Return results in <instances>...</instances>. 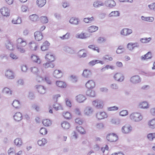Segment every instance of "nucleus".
Wrapping results in <instances>:
<instances>
[{
	"mask_svg": "<svg viewBox=\"0 0 155 155\" xmlns=\"http://www.w3.org/2000/svg\"><path fill=\"white\" fill-rule=\"evenodd\" d=\"M130 118L133 121L138 122L142 120L143 117L140 113H134L130 115Z\"/></svg>",
	"mask_w": 155,
	"mask_h": 155,
	"instance_id": "obj_1",
	"label": "nucleus"
},
{
	"mask_svg": "<svg viewBox=\"0 0 155 155\" xmlns=\"http://www.w3.org/2000/svg\"><path fill=\"white\" fill-rule=\"evenodd\" d=\"M60 96L59 94H57L54 97L53 99L54 101L57 102V99L58 97H60ZM53 108L56 110H58L59 109L63 110L62 107L60 104H58L57 102L54 103L53 105Z\"/></svg>",
	"mask_w": 155,
	"mask_h": 155,
	"instance_id": "obj_2",
	"label": "nucleus"
},
{
	"mask_svg": "<svg viewBox=\"0 0 155 155\" xmlns=\"http://www.w3.org/2000/svg\"><path fill=\"white\" fill-rule=\"evenodd\" d=\"M107 140L110 142H115L118 139L117 135L114 133L110 134L106 137Z\"/></svg>",
	"mask_w": 155,
	"mask_h": 155,
	"instance_id": "obj_3",
	"label": "nucleus"
},
{
	"mask_svg": "<svg viewBox=\"0 0 155 155\" xmlns=\"http://www.w3.org/2000/svg\"><path fill=\"white\" fill-rule=\"evenodd\" d=\"M130 81L132 84H137L141 81V79L139 75H134L130 78Z\"/></svg>",
	"mask_w": 155,
	"mask_h": 155,
	"instance_id": "obj_4",
	"label": "nucleus"
},
{
	"mask_svg": "<svg viewBox=\"0 0 155 155\" xmlns=\"http://www.w3.org/2000/svg\"><path fill=\"white\" fill-rule=\"evenodd\" d=\"M92 104L96 108L101 109L103 106V102L101 100H97L93 101Z\"/></svg>",
	"mask_w": 155,
	"mask_h": 155,
	"instance_id": "obj_5",
	"label": "nucleus"
},
{
	"mask_svg": "<svg viewBox=\"0 0 155 155\" xmlns=\"http://www.w3.org/2000/svg\"><path fill=\"white\" fill-rule=\"evenodd\" d=\"M132 127L129 124H126L123 126L121 129L122 131L124 134H128L132 130Z\"/></svg>",
	"mask_w": 155,
	"mask_h": 155,
	"instance_id": "obj_6",
	"label": "nucleus"
},
{
	"mask_svg": "<svg viewBox=\"0 0 155 155\" xmlns=\"http://www.w3.org/2000/svg\"><path fill=\"white\" fill-rule=\"evenodd\" d=\"M132 32V30L130 29L124 28L120 31V34L122 35L127 36L131 34Z\"/></svg>",
	"mask_w": 155,
	"mask_h": 155,
	"instance_id": "obj_7",
	"label": "nucleus"
},
{
	"mask_svg": "<svg viewBox=\"0 0 155 155\" xmlns=\"http://www.w3.org/2000/svg\"><path fill=\"white\" fill-rule=\"evenodd\" d=\"M105 5L110 8H113L116 5L115 2L113 0H107L105 1Z\"/></svg>",
	"mask_w": 155,
	"mask_h": 155,
	"instance_id": "obj_8",
	"label": "nucleus"
},
{
	"mask_svg": "<svg viewBox=\"0 0 155 155\" xmlns=\"http://www.w3.org/2000/svg\"><path fill=\"white\" fill-rule=\"evenodd\" d=\"M16 46H22L25 47L27 45V43L26 41L22 38H19L17 40Z\"/></svg>",
	"mask_w": 155,
	"mask_h": 155,
	"instance_id": "obj_9",
	"label": "nucleus"
},
{
	"mask_svg": "<svg viewBox=\"0 0 155 155\" xmlns=\"http://www.w3.org/2000/svg\"><path fill=\"white\" fill-rule=\"evenodd\" d=\"M96 116L98 119L102 120L107 117V116L104 112H99L96 114Z\"/></svg>",
	"mask_w": 155,
	"mask_h": 155,
	"instance_id": "obj_10",
	"label": "nucleus"
},
{
	"mask_svg": "<svg viewBox=\"0 0 155 155\" xmlns=\"http://www.w3.org/2000/svg\"><path fill=\"white\" fill-rule=\"evenodd\" d=\"M45 58L47 61L52 62L55 60L54 56L51 53L47 54L45 56Z\"/></svg>",
	"mask_w": 155,
	"mask_h": 155,
	"instance_id": "obj_11",
	"label": "nucleus"
},
{
	"mask_svg": "<svg viewBox=\"0 0 155 155\" xmlns=\"http://www.w3.org/2000/svg\"><path fill=\"white\" fill-rule=\"evenodd\" d=\"M0 12L4 16H9L10 15L9 10L7 8L5 7L0 9Z\"/></svg>",
	"mask_w": 155,
	"mask_h": 155,
	"instance_id": "obj_12",
	"label": "nucleus"
},
{
	"mask_svg": "<svg viewBox=\"0 0 155 155\" xmlns=\"http://www.w3.org/2000/svg\"><path fill=\"white\" fill-rule=\"evenodd\" d=\"M138 106L140 108L143 109H147L149 107L148 103L146 101L140 102Z\"/></svg>",
	"mask_w": 155,
	"mask_h": 155,
	"instance_id": "obj_13",
	"label": "nucleus"
},
{
	"mask_svg": "<svg viewBox=\"0 0 155 155\" xmlns=\"http://www.w3.org/2000/svg\"><path fill=\"white\" fill-rule=\"evenodd\" d=\"M114 78L116 80L119 82H122L124 80V76L120 73H116L114 76Z\"/></svg>",
	"mask_w": 155,
	"mask_h": 155,
	"instance_id": "obj_14",
	"label": "nucleus"
},
{
	"mask_svg": "<svg viewBox=\"0 0 155 155\" xmlns=\"http://www.w3.org/2000/svg\"><path fill=\"white\" fill-rule=\"evenodd\" d=\"M34 36L35 40L38 41H41L43 38L42 33L39 31H36L34 33Z\"/></svg>",
	"mask_w": 155,
	"mask_h": 155,
	"instance_id": "obj_15",
	"label": "nucleus"
},
{
	"mask_svg": "<svg viewBox=\"0 0 155 155\" xmlns=\"http://www.w3.org/2000/svg\"><path fill=\"white\" fill-rule=\"evenodd\" d=\"M89 37L87 33L81 32L80 34H77L75 35V37L77 38L81 39H85Z\"/></svg>",
	"mask_w": 155,
	"mask_h": 155,
	"instance_id": "obj_16",
	"label": "nucleus"
},
{
	"mask_svg": "<svg viewBox=\"0 0 155 155\" xmlns=\"http://www.w3.org/2000/svg\"><path fill=\"white\" fill-rule=\"evenodd\" d=\"M93 109L91 107H87L84 111L85 114L87 116H90L93 113Z\"/></svg>",
	"mask_w": 155,
	"mask_h": 155,
	"instance_id": "obj_17",
	"label": "nucleus"
},
{
	"mask_svg": "<svg viewBox=\"0 0 155 155\" xmlns=\"http://www.w3.org/2000/svg\"><path fill=\"white\" fill-rule=\"evenodd\" d=\"M14 120L17 121H19L21 120L22 118V117L21 113L17 112L15 113L13 116Z\"/></svg>",
	"mask_w": 155,
	"mask_h": 155,
	"instance_id": "obj_18",
	"label": "nucleus"
},
{
	"mask_svg": "<svg viewBox=\"0 0 155 155\" xmlns=\"http://www.w3.org/2000/svg\"><path fill=\"white\" fill-rule=\"evenodd\" d=\"M5 76L9 79H13L15 78L13 72L11 70H7L5 72Z\"/></svg>",
	"mask_w": 155,
	"mask_h": 155,
	"instance_id": "obj_19",
	"label": "nucleus"
},
{
	"mask_svg": "<svg viewBox=\"0 0 155 155\" xmlns=\"http://www.w3.org/2000/svg\"><path fill=\"white\" fill-rule=\"evenodd\" d=\"M85 49H82L80 50L78 53V56L80 58H84L87 56V53L85 52Z\"/></svg>",
	"mask_w": 155,
	"mask_h": 155,
	"instance_id": "obj_20",
	"label": "nucleus"
},
{
	"mask_svg": "<svg viewBox=\"0 0 155 155\" xmlns=\"http://www.w3.org/2000/svg\"><path fill=\"white\" fill-rule=\"evenodd\" d=\"M82 75L85 78H88L91 75V72L90 70L85 69L84 70Z\"/></svg>",
	"mask_w": 155,
	"mask_h": 155,
	"instance_id": "obj_21",
	"label": "nucleus"
},
{
	"mask_svg": "<svg viewBox=\"0 0 155 155\" xmlns=\"http://www.w3.org/2000/svg\"><path fill=\"white\" fill-rule=\"evenodd\" d=\"M86 87L88 89L93 88L95 86L94 82L92 80L88 81L85 84Z\"/></svg>",
	"mask_w": 155,
	"mask_h": 155,
	"instance_id": "obj_22",
	"label": "nucleus"
},
{
	"mask_svg": "<svg viewBox=\"0 0 155 155\" xmlns=\"http://www.w3.org/2000/svg\"><path fill=\"white\" fill-rule=\"evenodd\" d=\"M76 98L77 101L79 103L83 102L86 99L85 96L81 94L77 95Z\"/></svg>",
	"mask_w": 155,
	"mask_h": 155,
	"instance_id": "obj_23",
	"label": "nucleus"
},
{
	"mask_svg": "<svg viewBox=\"0 0 155 155\" xmlns=\"http://www.w3.org/2000/svg\"><path fill=\"white\" fill-rule=\"evenodd\" d=\"M53 74L54 76L57 78H61L62 75V72L59 70H55Z\"/></svg>",
	"mask_w": 155,
	"mask_h": 155,
	"instance_id": "obj_24",
	"label": "nucleus"
},
{
	"mask_svg": "<svg viewBox=\"0 0 155 155\" xmlns=\"http://www.w3.org/2000/svg\"><path fill=\"white\" fill-rule=\"evenodd\" d=\"M137 43H129L127 45V48L130 51H132L135 47H139V45L134 46L135 45H137Z\"/></svg>",
	"mask_w": 155,
	"mask_h": 155,
	"instance_id": "obj_25",
	"label": "nucleus"
},
{
	"mask_svg": "<svg viewBox=\"0 0 155 155\" xmlns=\"http://www.w3.org/2000/svg\"><path fill=\"white\" fill-rule=\"evenodd\" d=\"M50 44L47 41L44 42L41 47V49L42 51H45L47 50L49 48Z\"/></svg>",
	"mask_w": 155,
	"mask_h": 155,
	"instance_id": "obj_26",
	"label": "nucleus"
},
{
	"mask_svg": "<svg viewBox=\"0 0 155 155\" xmlns=\"http://www.w3.org/2000/svg\"><path fill=\"white\" fill-rule=\"evenodd\" d=\"M5 47L7 49L10 50L13 49V47L12 43L9 40H7L5 43Z\"/></svg>",
	"mask_w": 155,
	"mask_h": 155,
	"instance_id": "obj_27",
	"label": "nucleus"
},
{
	"mask_svg": "<svg viewBox=\"0 0 155 155\" xmlns=\"http://www.w3.org/2000/svg\"><path fill=\"white\" fill-rule=\"evenodd\" d=\"M36 88L38 92L41 94H44L45 92V87L41 85L36 86Z\"/></svg>",
	"mask_w": 155,
	"mask_h": 155,
	"instance_id": "obj_28",
	"label": "nucleus"
},
{
	"mask_svg": "<svg viewBox=\"0 0 155 155\" xmlns=\"http://www.w3.org/2000/svg\"><path fill=\"white\" fill-rule=\"evenodd\" d=\"M69 22L73 25H78L79 22V19L76 18H71Z\"/></svg>",
	"mask_w": 155,
	"mask_h": 155,
	"instance_id": "obj_29",
	"label": "nucleus"
},
{
	"mask_svg": "<svg viewBox=\"0 0 155 155\" xmlns=\"http://www.w3.org/2000/svg\"><path fill=\"white\" fill-rule=\"evenodd\" d=\"M63 50L66 52L70 53L73 54L75 52L74 50L71 48L66 46L64 48Z\"/></svg>",
	"mask_w": 155,
	"mask_h": 155,
	"instance_id": "obj_30",
	"label": "nucleus"
},
{
	"mask_svg": "<svg viewBox=\"0 0 155 155\" xmlns=\"http://www.w3.org/2000/svg\"><path fill=\"white\" fill-rule=\"evenodd\" d=\"M104 4L103 2L98 1H96L94 2L93 5L94 7L97 8L101 6H103Z\"/></svg>",
	"mask_w": 155,
	"mask_h": 155,
	"instance_id": "obj_31",
	"label": "nucleus"
},
{
	"mask_svg": "<svg viewBox=\"0 0 155 155\" xmlns=\"http://www.w3.org/2000/svg\"><path fill=\"white\" fill-rule=\"evenodd\" d=\"M36 3L38 6L39 7H43L46 4V0H37Z\"/></svg>",
	"mask_w": 155,
	"mask_h": 155,
	"instance_id": "obj_32",
	"label": "nucleus"
},
{
	"mask_svg": "<svg viewBox=\"0 0 155 155\" xmlns=\"http://www.w3.org/2000/svg\"><path fill=\"white\" fill-rule=\"evenodd\" d=\"M43 66L45 68H48L49 67L53 68L54 67V64L52 63L51 62H48L44 64Z\"/></svg>",
	"mask_w": 155,
	"mask_h": 155,
	"instance_id": "obj_33",
	"label": "nucleus"
},
{
	"mask_svg": "<svg viewBox=\"0 0 155 155\" xmlns=\"http://www.w3.org/2000/svg\"><path fill=\"white\" fill-rule=\"evenodd\" d=\"M120 13L119 11H114L112 12L109 14V17H117L119 16Z\"/></svg>",
	"mask_w": 155,
	"mask_h": 155,
	"instance_id": "obj_34",
	"label": "nucleus"
},
{
	"mask_svg": "<svg viewBox=\"0 0 155 155\" xmlns=\"http://www.w3.org/2000/svg\"><path fill=\"white\" fill-rule=\"evenodd\" d=\"M152 57L151 53L150 52H148L147 54L141 57V59L144 60L146 59H149Z\"/></svg>",
	"mask_w": 155,
	"mask_h": 155,
	"instance_id": "obj_35",
	"label": "nucleus"
},
{
	"mask_svg": "<svg viewBox=\"0 0 155 155\" xmlns=\"http://www.w3.org/2000/svg\"><path fill=\"white\" fill-rule=\"evenodd\" d=\"M86 95L91 97H94L95 95V92L91 90H89L86 92Z\"/></svg>",
	"mask_w": 155,
	"mask_h": 155,
	"instance_id": "obj_36",
	"label": "nucleus"
},
{
	"mask_svg": "<svg viewBox=\"0 0 155 155\" xmlns=\"http://www.w3.org/2000/svg\"><path fill=\"white\" fill-rule=\"evenodd\" d=\"M98 29V27L95 26H91L88 28V31L90 32H94Z\"/></svg>",
	"mask_w": 155,
	"mask_h": 155,
	"instance_id": "obj_37",
	"label": "nucleus"
},
{
	"mask_svg": "<svg viewBox=\"0 0 155 155\" xmlns=\"http://www.w3.org/2000/svg\"><path fill=\"white\" fill-rule=\"evenodd\" d=\"M3 93H5L6 94H10L11 95L12 94V91L8 87H4L2 91Z\"/></svg>",
	"mask_w": 155,
	"mask_h": 155,
	"instance_id": "obj_38",
	"label": "nucleus"
},
{
	"mask_svg": "<svg viewBox=\"0 0 155 155\" xmlns=\"http://www.w3.org/2000/svg\"><path fill=\"white\" fill-rule=\"evenodd\" d=\"M61 127L64 129H68L70 127V124L67 121H64L61 124Z\"/></svg>",
	"mask_w": 155,
	"mask_h": 155,
	"instance_id": "obj_39",
	"label": "nucleus"
},
{
	"mask_svg": "<svg viewBox=\"0 0 155 155\" xmlns=\"http://www.w3.org/2000/svg\"><path fill=\"white\" fill-rule=\"evenodd\" d=\"M148 124L150 128H155V119H153L150 121Z\"/></svg>",
	"mask_w": 155,
	"mask_h": 155,
	"instance_id": "obj_40",
	"label": "nucleus"
},
{
	"mask_svg": "<svg viewBox=\"0 0 155 155\" xmlns=\"http://www.w3.org/2000/svg\"><path fill=\"white\" fill-rule=\"evenodd\" d=\"M14 143L17 147H19L22 144V142L21 139L20 138H16L14 141Z\"/></svg>",
	"mask_w": 155,
	"mask_h": 155,
	"instance_id": "obj_41",
	"label": "nucleus"
},
{
	"mask_svg": "<svg viewBox=\"0 0 155 155\" xmlns=\"http://www.w3.org/2000/svg\"><path fill=\"white\" fill-rule=\"evenodd\" d=\"M56 84L58 86L61 88H64L66 87L65 84L64 82L61 81H57Z\"/></svg>",
	"mask_w": 155,
	"mask_h": 155,
	"instance_id": "obj_42",
	"label": "nucleus"
},
{
	"mask_svg": "<svg viewBox=\"0 0 155 155\" xmlns=\"http://www.w3.org/2000/svg\"><path fill=\"white\" fill-rule=\"evenodd\" d=\"M31 58L32 60L38 64H40L41 62V60L38 57L35 55H33L31 56Z\"/></svg>",
	"mask_w": 155,
	"mask_h": 155,
	"instance_id": "obj_43",
	"label": "nucleus"
},
{
	"mask_svg": "<svg viewBox=\"0 0 155 155\" xmlns=\"http://www.w3.org/2000/svg\"><path fill=\"white\" fill-rule=\"evenodd\" d=\"M47 142L46 140L44 138H42L41 140H38V143L40 146L44 145Z\"/></svg>",
	"mask_w": 155,
	"mask_h": 155,
	"instance_id": "obj_44",
	"label": "nucleus"
},
{
	"mask_svg": "<svg viewBox=\"0 0 155 155\" xmlns=\"http://www.w3.org/2000/svg\"><path fill=\"white\" fill-rule=\"evenodd\" d=\"M141 19L143 21L152 22L154 20V18L153 17H145L143 16L141 17Z\"/></svg>",
	"mask_w": 155,
	"mask_h": 155,
	"instance_id": "obj_45",
	"label": "nucleus"
},
{
	"mask_svg": "<svg viewBox=\"0 0 155 155\" xmlns=\"http://www.w3.org/2000/svg\"><path fill=\"white\" fill-rule=\"evenodd\" d=\"M31 70L34 74L38 75L39 74V70L37 68L34 67L31 68Z\"/></svg>",
	"mask_w": 155,
	"mask_h": 155,
	"instance_id": "obj_46",
	"label": "nucleus"
},
{
	"mask_svg": "<svg viewBox=\"0 0 155 155\" xmlns=\"http://www.w3.org/2000/svg\"><path fill=\"white\" fill-rule=\"evenodd\" d=\"M43 124L45 126H50L51 124V121L48 119L44 120L42 122Z\"/></svg>",
	"mask_w": 155,
	"mask_h": 155,
	"instance_id": "obj_47",
	"label": "nucleus"
},
{
	"mask_svg": "<svg viewBox=\"0 0 155 155\" xmlns=\"http://www.w3.org/2000/svg\"><path fill=\"white\" fill-rule=\"evenodd\" d=\"M29 18L31 21H36L38 19V16L36 14H33L30 16Z\"/></svg>",
	"mask_w": 155,
	"mask_h": 155,
	"instance_id": "obj_48",
	"label": "nucleus"
},
{
	"mask_svg": "<svg viewBox=\"0 0 155 155\" xmlns=\"http://www.w3.org/2000/svg\"><path fill=\"white\" fill-rule=\"evenodd\" d=\"M12 105L13 106L16 108H18L20 106V103L19 101L15 100L14 101Z\"/></svg>",
	"mask_w": 155,
	"mask_h": 155,
	"instance_id": "obj_49",
	"label": "nucleus"
},
{
	"mask_svg": "<svg viewBox=\"0 0 155 155\" xmlns=\"http://www.w3.org/2000/svg\"><path fill=\"white\" fill-rule=\"evenodd\" d=\"M111 122L112 124L115 125H119L120 123V120L119 119H112L111 120Z\"/></svg>",
	"mask_w": 155,
	"mask_h": 155,
	"instance_id": "obj_50",
	"label": "nucleus"
},
{
	"mask_svg": "<svg viewBox=\"0 0 155 155\" xmlns=\"http://www.w3.org/2000/svg\"><path fill=\"white\" fill-rule=\"evenodd\" d=\"M76 129L81 134H85V131L84 129L81 127L77 126Z\"/></svg>",
	"mask_w": 155,
	"mask_h": 155,
	"instance_id": "obj_51",
	"label": "nucleus"
},
{
	"mask_svg": "<svg viewBox=\"0 0 155 155\" xmlns=\"http://www.w3.org/2000/svg\"><path fill=\"white\" fill-rule=\"evenodd\" d=\"M64 117L67 119H70L71 118V116L70 113L68 112H66L65 113H63Z\"/></svg>",
	"mask_w": 155,
	"mask_h": 155,
	"instance_id": "obj_52",
	"label": "nucleus"
},
{
	"mask_svg": "<svg viewBox=\"0 0 155 155\" xmlns=\"http://www.w3.org/2000/svg\"><path fill=\"white\" fill-rule=\"evenodd\" d=\"M94 19V18L93 17L91 18H85L83 19V21L86 23H91Z\"/></svg>",
	"mask_w": 155,
	"mask_h": 155,
	"instance_id": "obj_53",
	"label": "nucleus"
},
{
	"mask_svg": "<svg viewBox=\"0 0 155 155\" xmlns=\"http://www.w3.org/2000/svg\"><path fill=\"white\" fill-rule=\"evenodd\" d=\"M21 21L20 18H18L17 19H13L12 21V23L13 24H20L21 23Z\"/></svg>",
	"mask_w": 155,
	"mask_h": 155,
	"instance_id": "obj_54",
	"label": "nucleus"
},
{
	"mask_svg": "<svg viewBox=\"0 0 155 155\" xmlns=\"http://www.w3.org/2000/svg\"><path fill=\"white\" fill-rule=\"evenodd\" d=\"M96 127L98 130H101L104 128V125L102 123H97L96 124Z\"/></svg>",
	"mask_w": 155,
	"mask_h": 155,
	"instance_id": "obj_55",
	"label": "nucleus"
},
{
	"mask_svg": "<svg viewBox=\"0 0 155 155\" xmlns=\"http://www.w3.org/2000/svg\"><path fill=\"white\" fill-rule=\"evenodd\" d=\"M24 47L22 46H16L18 51L21 53H24L25 51V50L23 48Z\"/></svg>",
	"mask_w": 155,
	"mask_h": 155,
	"instance_id": "obj_56",
	"label": "nucleus"
},
{
	"mask_svg": "<svg viewBox=\"0 0 155 155\" xmlns=\"http://www.w3.org/2000/svg\"><path fill=\"white\" fill-rule=\"evenodd\" d=\"M151 40V38H141L140 39V41L143 43H146L147 42H148L150 41Z\"/></svg>",
	"mask_w": 155,
	"mask_h": 155,
	"instance_id": "obj_57",
	"label": "nucleus"
},
{
	"mask_svg": "<svg viewBox=\"0 0 155 155\" xmlns=\"http://www.w3.org/2000/svg\"><path fill=\"white\" fill-rule=\"evenodd\" d=\"M30 44H31V45H30V48L32 50H33L34 51H36L37 50V48L38 47V46L36 45L35 43H32V42H30Z\"/></svg>",
	"mask_w": 155,
	"mask_h": 155,
	"instance_id": "obj_58",
	"label": "nucleus"
},
{
	"mask_svg": "<svg viewBox=\"0 0 155 155\" xmlns=\"http://www.w3.org/2000/svg\"><path fill=\"white\" fill-rule=\"evenodd\" d=\"M147 137L150 140H152L154 138H155V133L149 134Z\"/></svg>",
	"mask_w": 155,
	"mask_h": 155,
	"instance_id": "obj_59",
	"label": "nucleus"
},
{
	"mask_svg": "<svg viewBox=\"0 0 155 155\" xmlns=\"http://www.w3.org/2000/svg\"><path fill=\"white\" fill-rule=\"evenodd\" d=\"M40 20L41 22L44 23H46L48 22V18L46 16L41 17L40 18Z\"/></svg>",
	"mask_w": 155,
	"mask_h": 155,
	"instance_id": "obj_60",
	"label": "nucleus"
},
{
	"mask_svg": "<svg viewBox=\"0 0 155 155\" xmlns=\"http://www.w3.org/2000/svg\"><path fill=\"white\" fill-rule=\"evenodd\" d=\"M40 133L42 135H45L47 134V130L45 128L42 127L40 130Z\"/></svg>",
	"mask_w": 155,
	"mask_h": 155,
	"instance_id": "obj_61",
	"label": "nucleus"
},
{
	"mask_svg": "<svg viewBox=\"0 0 155 155\" xmlns=\"http://www.w3.org/2000/svg\"><path fill=\"white\" fill-rule=\"evenodd\" d=\"M97 64V60H92L88 63L89 66L92 67Z\"/></svg>",
	"mask_w": 155,
	"mask_h": 155,
	"instance_id": "obj_62",
	"label": "nucleus"
},
{
	"mask_svg": "<svg viewBox=\"0 0 155 155\" xmlns=\"http://www.w3.org/2000/svg\"><path fill=\"white\" fill-rule=\"evenodd\" d=\"M110 87L111 89L114 90H117L118 88V85L116 84H111L110 85Z\"/></svg>",
	"mask_w": 155,
	"mask_h": 155,
	"instance_id": "obj_63",
	"label": "nucleus"
},
{
	"mask_svg": "<svg viewBox=\"0 0 155 155\" xmlns=\"http://www.w3.org/2000/svg\"><path fill=\"white\" fill-rule=\"evenodd\" d=\"M128 114V111L127 110H123L120 113V115L122 116H124Z\"/></svg>",
	"mask_w": 155,
	"mask_h": 155,
	"instance_id": "obj_64",
	"label": "nucleus"
}]
</instances>
